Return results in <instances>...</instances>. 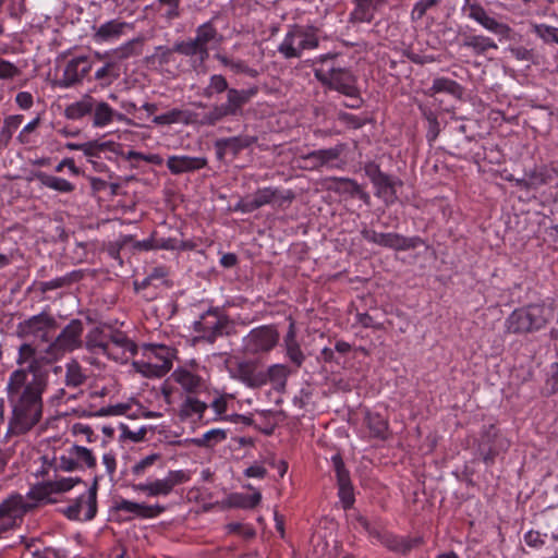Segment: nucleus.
<instances>
[{"mask_svg":"<svg viewBox=\"0 0 558 558\" xmlns=\"http://www.w3.org/2000/svg\"><path fill=\"white\" fill-rule=\"evenodd\" d=\"M93 62L88 56H76L70 59L63 70L62 76L57 81V86L70 88L80 84L92 71Z\"/></svg>","mask_w":558,"mask_h":558,"instance_id":"nucleus-21","label":"nucleus"},{"mask_svg":"<svg viewBox=\"0 0 558 558\" xmlns=\"http://www.w3.org/2000/svg\"><path fill=\"white\" fill-rule=\"evenodd\" d=\"M174 52H177L175 44L171 48L166 46H158L156 48L155 58L158 60L160 65H166L173 61Z\"/></svg>","mask_w":558,"mask_h":558,"instance_id":"nucleus-62","label":"nucleus"},{"mask_svg":"<svg viewBox=\"0 0 558 558\" xmlns=\"http://www.w3.org/2000/svg\"><path fill=\"white\" fill-rule=\"evenodd\" d=\"M36 508V504L28 502L24 496L12 494L0 502V538L19 527L24 517Z\"/></svg>","mask_w":558,"mask_h":558,"instance_id":"nucleus-10","label":"nucleus"},{"mask_svg":"<svg viewBox=\"0 0 558 558\" xmlns=\"http://www.w3.org/2000/svg\"><path fill=\"white\" fill-rule=\"evenodd\" d=\"M228 324V317L219 307H210L194 323V330L201 333L207 341L214 342L218 337L223 335V330L227 328Z\"/></svg>","mask_w":558,"mask_h":558,"instance_id":"nucleus-16","label":"nucleus"},{"mask_svg":"<svg viewBox=\"0 0 558 558\" xmlns=\"http://www.w3.org/2000/svg\"><path fill=\"white\" fill-rule=\"evenodd\" d=\"M121 75L120 64L113 61L105 63L95 71V80L101 87L110 86Z\"/></svg>","mask_w":558,"mask_h":558,"instance_id":"nucleus-42","label":"nucleus"},{"mask_svg":"<svg viewBox=\"0 0 558 558\" xmlns=\"http://www.w3.org/2000/svg\"><path fill=\"white\" fill-rule=\"evenodd\" d=\"M262 500V495L259 492H255L252 495H234L233 496V505L243 509H254L259 505Z\"/></svg>","mask_w":558,"mask_h":558,"instance_id":"nucleus-53","label":"nucleus"},{"mask_svg":"<svg viewBox=\"0 0 558 558\" xmlns=\"http://www.w3.org/2000/svg\"><path fill=\"white\" fill-rule=\"evenodd\" d=\"M343 150L344 145L338 144L330 148L310 151L302 156V160H304L306 167L312 170H319L320 168L342 170L345 166V161L340 159Z\"/></svg>","mask_w":558,"mask_h":558,"instance_id":"nucleus-17","label":"nucleus"},{"mask_svg":"<svg viewBox=\"0 0 558 558\" xmlns=\"http://www.w3.org/2000/svg\"><path fill=\"white\" fill-rule=\"evenodd\" d=\"M279 332L274 325H262L253 328L243 338L246 354L257 355L269 353L279 342Z\"/></svg>","mask_w":558,"mask_h":558,"instance_id":"nucleus-15","label":"nucleus"},{"mask_svg":"<svg viewBox=\"0 0 558 558\" xmlns=\"http://www.w3.org/2000/svg\"><path fill=\"white\" fill-rule=\"evenodd\" d=\"M191 122V113L187 110H183L180 108H172L171 110L155 116L153 118V123L156 125L165 126L171 124H189Z\"/></svg>","mask_w":558,"mask_h":558,"instance_id":"nucleus-38","label":"nucleus"},{"mask_svg":"<svg viewBox=\"0 0 558 558\" xmlns=\"http://www.w3.org/2000/svg\"><path fill=\"white\" fill-rule=\"evenodd\" d=\"M536 32L544 40L558 44V28L541 25L536 27Z\"/></svg>","mask_w":558,"mask_h":558,"instance_id":"nucleus-64","label":"nucleus"},{"mask_svg":"<svg viewBox=\"0 0 558 558\" xmlns=\"http://www.w3.org/2000/svg\"><path fill=\"white\" fill-rule=\"evenodd\" d=\"M24 121L23 114H11L4 118L3 125L0 130V149L9 146L13 134Z\"/></svg>","mask_w":558,"mask_h":558,"instance_id":"nucleus-40","label":"nucleus"},{"mask_svg":"<svg viewBox=\"0 0 558 558\" xmlns=\"http://www.w3.org/2000/svg\"><path fill=\"white\" fill-rule=\"evenodd\" d=\"M286 356L296 367L300 368L304 361L305 354L303 353L299 342L284 344Z\"/></svg>","mask_w":558,"mask_h":558,"instance_id":"nucleus-54","label":"nucleus"},{"mask_svg":"<svg viewBox=\"0 0 558 558\" xmlns=\"http://www.w3.org/2000/svg\"><path fill=\"white\" fill-rule=\"evenodd\" d=\"M86 380L81 366L77 363H71L66 367L65 383L69 387H78Z\"/></svg>","mask_w":558,"mask_h":558,"instance_id":"nucleus-52","label":"nucleus"},{"mask_svg":"<svg viewBox=\"0 0 558 558\" xmlns=\"http://www.w3.org/2000/svg\"><path fill=\"white\" fill-rule=\"evenodd\" d=\"M207 408L208 405L205 402L194 397H187L181 404L180 416L183 420L194 417L202 418Z\"/></svg>","mask_w":558,"mask_h":558,"instance_id":"nucleus-44","label":"nucleus"},{"mask_svg":"<svg viewBox=\"0 0 558 558\" xmlns=\"http://www.w3.org/2000/svg\"><path fill=\"white\" fill-rule=\"evenodd\" d=\"M21 74V70L12 62L0 57V80H13Z\"/></svg>","mask_w":558,"mask_h":558,"instance_id":"nucleus-59","label":"nucleus"},{"mask_svg":"<svg viewBox=\"0 0 558 558\" xmlns=\"http://www.w3.org/2000/svg\"><path fill=\"white\" fill-rule=\"evenodd\" d=\"M464 46L473 48L476 53H484L488 49H497V45L485 36H469L464 40Z\"/></svg>","mask_w":558,"mask_h":558,"instance_id":"nucleus-51","label":"nucleus"},{"mask_svg":"<svg viewBox=\"0 0 558 558\" xmlns=\"http://www.w3.org/2000/svg\"><path fill=\"white\" fill-rule=\"evenodd\" d=\"M84 325L80 319H72L59 333V336L49 343L45 351V359L48 363L62 357L66 352H72L82 347V335Z\"/></svg>","mask_w":558,"mask_h":558,"instance_id":"nucleus-9","label":"nucleus"},{"mask_svg":"<svg viewBox=\"0 0 558 558\" xmlns=\"http://www.w3.org/2000/svg\"><path fill=\"white\" fill-rule=\"evenodd\" d=\"M360 525L367 533L372 542L376 541L388 550L401 556H408L413 549L418 548L423 544L421 536H401L389 531L372 525L367 519L359 518Z\"/></svg>","mask_w":558,"mask_h":558,"instance_id":"nucleus-8","label":"nucleus"},{"mask_svg":"<svg viewBox=\"0 0 558 558\" xmlns=\"http://www.w3.org/2000/svg\"><path fill=\"white\" fill-rule=\"evenodd\" d=\"M52 494L53 490L51 484L47 481L33 486L28 490L25 499H27L28 502L36 504L37 507L39 502L47 500Z\"/></svg>","mask_w":558,"mask_h":558,"instance_id":"nucleus-49","label":"nucleus"},{"mask_svg":"<svg viewBox=\"0 0 558 558\" xmlns=\"http://www.w3.org/2000/svg\"><path fill=\"white\" fill-rule=\"evenodd\" d=\"M546 324L543 307L530 305L513 311L506 320V329L511 333L532 332Z\"/></svg>","mask_w":558,"mask_h":558,"instance_id":"nucleus-13","label":"nucleus"},{"mask_svg":"<svg viewBox=\"0 0 558 558\" xmlns=\"http://www.w3.org/2000/svg\"><path fill=\"white\" fill-rule=\"evenodd\" d=\"M259 93L258 86L248 88L231 87L227 100L211 106L209 111L202 116L201 124L204 126H216L228 118H240L244 113V107Z\"/></svg>","mask_w":558,"mask_h":558,"instance_id":"nucleus-6","label":"nucleus"},{"mask_svg":"<svg viewBox=\"0 0 558 558\" xmlns=\"http://www.w3.org/2000/svg\"><path fill=\"white\" fill-rule=\"evenodd\" d=\"M320 33V28L313 24L289 25L277 51L286 60L301 59L305 51L319 47Z\"/></svg>","mask_w":558,"mask_h":558,"instance_id":"nucleus-5","label":"nucleus"},{"mask_svg":"<svg viewBox=\"0 0 558 558\" xmlns=\"http://www.w3.org/2000/svg\"><path fill=\"white\" fill-rule=\"evenodd\" d=\"M78 470H93L97 465V459L93 451L84 446L73 445L70 447Z\"/></svg>","mask_w":558,"mask_h":558,"instance_id":"nucleus-45","label":"nucleus"},{"mask_svg":"<svg viewBox=\"0 0 558 558\" xmlns=\"http://www.w3.org/2000/svg\"><path fill=\"white\" fill-rule=\"evenodd\" d=\"M177 349L165 344L148 343L143 347V357L133 362L135 371L147 378H160L170 372Z\"/></svg>","mask_w":558,"mask_h":558,"instance_id":"nucleus-7","label":"nucleus"},{"mask_svg":"<svg viewBox=\"0 0 558 558\" xmlns=\"http://www.w3.org/2000/svg\"><path fill=\"white\" fill-rule=\"evenodd\" d=\"M129 26V23L124 21L118 19L110 20L95 28L93 41L98 45L112 44L124 35Z\"/></svg>","mask_w":558,"mask_h":558,"instance_id":"nucleus-26","label":"nucleus"},{"mask_svg":"<svg viewBox=\"0 0 558 558\" xmlns=\"http://www.w3.org/2000/svg\"><path fill=\"white\" fill-rule=\"evenodd\" d=\"M218 61L229 68L234 74H245L252 78L259 75V71L250 66L245 60L235 59L228 56H217Z\"/></svg>","mask_w":558,"mask_h":558,"instance_id":"nucleus-43","label":"nucleus"},{"mask_svg":"<svg viewBox=\"0 0 558 558\" xmlns=\"http://www.w3.org/2000/svg\"><path fill=\"white\" fill-rule=\"evenodd\" d=\"M356 322L364 328H372L375 330H384L385 326L383 322L376 319L373 315L368 313H357L355 315Z\"/></svg>","mask_w":558,"mask_h":558,"instance_id":"nucleus-60","label":"nucleus"},{"mask_svg":"<svg viewBox=\"0 0 558 558\" xmlns=\"http://www.w3.org/2000/svg\"><path fill=\"white\" fill-rule=\"evenodd\" d=\"M114 509L142 519L157 518L166 510L161 505H145L123 498L114 502Z\"/></svg>","mask_w":558,"mask_h":558,"instance_id":"nucleus-24","label":"nucleus"},{"mask_svg":"<svg viewBox=\"0 0 558 558\" xmlns=\"http://www.w3.org/2000/svg\"><path fill=\"white\" fill-rule=\"evenodd\" d=\"M365 424L372 437L381 440L387 438L389 424L381 414L367 412L365 416Z\"/></svg>","mask_w":558,"mask_h":558,"instance_id":"nucleus-39","label":"nucleus"},{"mask_svg":"<svg viewBox=\"0 0 558 558\" xmlns=\"http://www.w3.org/2000/svg\"><path fill=\"white\" fill-rule=\"evenodd\" d=\"M375 195L386 205H391L397 201V186H401L402 182L389 174H385L373 183Z\"/></svg>","mask_w":558,"mask_h":558,"instance_id":"nucleus-31","label":"nucleus"},{"mask_svg":"<svg viewBox=\"0 0 558 558\" xmlns=\"http://www.w3.org/2000/svg\"><path fill=\"white\" fill-rule=\"evenodd\" d=\"M294 193L291 190H281L276 187H262L258 189L253 197L257 202V206L276 205L284 208L294 199Z\"/></svg>","mask_w":558,"mask_h":558,"instance_id":"nucleus-23","label":"nucleus"},{"mask_svg":"<svg viewBox=\"0 0 558 558\" xmlns=\"http://www.w3.org/2000/svg\"><path fill=\"white\" fill-rule=\"evenodd\" d=\"M33 178L43 186L59 193H72L75 190V185L72 182L60 177L48 174L44 171H34Z\"/></svg>","mask_w":558,"mask_h":558,"instance_id":"nucleus-35","label":"nucleus"},{"mask_svg":"<svg viewBox=\"0 0 558 558\" xmlns=\"http://www.w3.org/2000/svg\"><path fill=\"white\" fill-rule=\"evenodd\" d=\"M354 9L350 13V21L354 23H371L375 12L385 0H353Z\"/></svg>","mask_w":558,"mask_h":558,"instance_id":"nucleus-30","label":"nucleus"},{"mask_svg":"<svg viewBox=\"0 0 558 558\" xmlns=\"http://www.w3.org/2000/svg\"><path fill=\"white\" fill-rule=\"evenodd\" d=\"M172 379L179 384L183 390L189 393H197L203 389L204 381L199 375L192 373L186 368H177L172 375Z\"/></svg>","mask_w":558,"mask_h":558,"instance_id":"nucleus-34","label":"nucleus"},{"mask_svg":"<svg viewBox=\"0 0 558 558\" xmlns=\"http://www.w3.org/2000/svg\"><path fill=\"white\" fill-rule=\"evenodd\" d=\"M221 41V35L211 21L203 23L195 31V37L175 43L177 53L190 58L191 68L201 71L209 58V50Z\"/></svg>","mask_w":558,"mask_h":558,"instance_id":"nucleus-4","label":"nucleus"},{"mask_svg":"<svg viewBox=\"0 0 558 558\" xmlns=\"http://www.w3.org/2000/svg\"><path fill=\"white\" fill-rule=\"evenodd\" d=\"M107 345L135 348V343L122 331H114L108 335Z\"/></svg>","mask_w":558,"mask_h":558,"instance_id":"nucleus-61","label":"nucleus"},{"mask_svg":"<svg viewBox=\"0 0 558 558\" xmlns=\"http://www.w3.org/2000/svg\"><path fill=\"white\" fill-rule=\"evenodd\" d=\"M83 278V274L81 270H73L65 276L54 278L50 281H40L34 283L37 290L41 293H46L50 290L60 289L66 286H70L76 281H80Z\"/></svg>","mask_w":558,"mask_h":558,"instance_id":"nucleus-37","label":"nucleus"},{"mask_svg":"<svg viewBox=\"0 0 558 558\" xmlns=\"http://www.w3.org/2000/svg\"><path fill=\"white\" fill-rule=\"evenodd\" d=\"M558 178V168L542 166L526 172L522 179H517L515 184L524 189H537L548 184Z\"/></svg>","mask_w":558,"mask_h":558,"instance_id":"nucleus-25","label":"nucleus"},{"mask_svg":"<svg viewBox=\"0 0 558 558\" xmlns=\"http://www.w3.org/2000/svg\"><path fill=\"white\" fill-rule=\"evenodd\" d=\"M227 438V433L221 428H213L204 433L201 437L192 439L197 447L213 448Z\"/></svg>","mask_w":558,"mask_h":558,"instance_id":"nucleus-48","label":"nucleus"},{"mask_svg":"<svg viewBox=\"0 0 558 558\" xmlns=\"http://www.w3.org/2000/svg\"><path fill=\"white\" fill-rule=\"evenodd\" d=\"M233 377L250 388H259L267 384V375L257 371L250 362H241L233 371Z\"/></svg>","mask_w":558,"mask_h":558,"instance_id":"nucleus-28","label":"nucleus"},{"mask_svg":"<svg viewBox=\"0 0 558 558\" xmlns=\"http://www.w3.org/2000/svg\"><path fill=\"white\" fill-rule=\"evenodd\" d=\"M101 475H95L90 487L62 509V513L73 521H90L97 514V493Z\"/></svg>","mask_w":558,"mask_h":558,"instance_id":"nucleus-12","label":"nucleus"},{"mask_svg":"<svg viewBox=\"0 0 558 558\" xmlns=\"http://www.w3.org/2000/svg\"><path fill=\"white\" fill-rule=\"evenodd\" d=\"M40 124V118L39 117H36L35 119H33L32 121H29L22 130L21 132L19 133L17 135V141L21 143V144H29L31 143V138H29V135L32 132H34Z\"/></svg>","mask_w":558,"mask_h":558,"instance_id":"nucleus-63","label":"nucleus"},{"mask_svg":"<svg viewBox=\"0 0 558 558\" xmlns=\"http://www.w3.org/2000/svg\"><path fill=\"white\" fill-rule=\"evenodd\" d=\"M208 161L205 157L192 156H170L167 159V168L172 174H182L201 170L207 166Z\"/></svg>","mask_w":558,"mask_h":558,"instance_id":"nucleus-29","label":"nucleus"},{"mask_svg":"<svg viewBox=\"0 0 558 558\" xmlns=\"http://www.w3.org/2000/svg\"><path fill=\"white\" fill-rule=\"evenodd\" d=\"M191 480V472L187 470H171L166 477L154 481L130 483L134 492L142 493L147 497H166L170 495L178 485L187 483Z\"/></svg>","mask_w":558,"mask_h":558,"instance_id":"nucleus-11","label":"nucleus"},{"mask_svg":"<svg viewBox=\"0 0 558 558\" xmlns=\"http://www.w3.org/2000/svg\"><path fill=\"white\" fill-rule=\"evenodd\" d=\"M58 327L57 319L46 311L19 323L17 335L49 342Z\"/></svg>","mask_w":558,"mask_h":558,"instance_id":"nucleus-14","label":"nucleus"},{"mask_svg":"<svg viewBox=\"0 0 558 558\" xmlns=\"http://www.w3.org/2000/svg\"><path fill=\"white\" fill-rule=\"evenodd\" d=\"M107 340V333L99 328H94L86 336V348L96 354H105Z\"/></svg>","mask_w":558,"mask_h":558,"instance_id":"nucleus-47","label":"nucleus"},{"mask_svg":"<svg viewBox=\"0 0 558 558\" xmlns=\"http://www.w3.org/2000/svg\"><path fill=\"white\" fill-rule=\"evenodd\" d=\"M462 12L468 17L480 23L487 31L499 35L505 39L511 38V27L508 24L499 22L496 19L489 16L485 9L475 0H466L464 7L462 8Z\"/></svg>","mask_w":558,"mask_h":558,"instance_id":"nucleus-18","label":"nucleus"},{"mask_svg":"<svg viewBox=\"0 0 558 558\" xmlns=\"http://www.w3.org/2000/svg\"><path fill=\"white\" fill-rule=\"evenodd\" d=\"M43 460L41 471H39L41 475H48L49 469L63 472L78 470L71 448H68L61 456L54 457L51 461H49L47 457H44Z\"/></svg>","mask_w":558,"mask_h":558,"instance_id":"nucleus-32","label":"nucleus"},{"mask_svg":"<svg viewBox=\"0 0 558 558\" xmlns=\"http://www.w3.org/2000/svg\"><path fill=\"white\" fill-rule=\"evenodd\" d=\"M47 378L29 377L22 371H13L5 386L10 408L5 436H22L31 432L43 418V395Z\"/></svg>","mask_w":558,"mask_h":558,"instance_id":"nucleus-1","label":"nucleus"},{"mask_svg":"<svg viewBox=\"0 0 558 558\" xmlns=\"http://www.w3.org/2000/svg\"><path fill=\"white\" fill-rule=\"evenodd\" d=\"M315 78L325 87L340 94L355 92L357 77L343 60L340 52H327L312 60Z\"/></svg>","mask_w":558,"mask_h":558,"instance_id":"nucleus-2","label":"nucleus"},{"mask_svg":"<svg viewBox=\"0 0 558 558\" xmlns=\"http://www.w3.org/2000/svg\"><path fill=\"white\" fill-rule=\"evenodd\" d=\"M157 250L182 251L186 250V244L175 238H156Z\"/></svg>","mask_w":558,"mask_h":558,"instance_id":"nucleus-57","label":"nucleus"},{"mask_svg":"<svg viewBox=\"0 0 558 558\" xmlns=\"http://www.w3.org/2000/svg\"><path fill=\"white\" fill-rule=\"evenodd\" d=\"M509 441L499 434V430L489 425L481 436L478 441V452L485 462L492 461L495 456L507 450Z\"/></svg>","mask_w":558,"mask_h":558,"instance_id":"nucleus-22","label":"nucleus"},{"mask_svg":"<svg viewBox=\"0 0 558 558\" xmlns=\"http://www.w3.org/2000/svg\"><path fill=\"white\" fill-rule=\"evenodd\" d=\"M161 461V456L158 453L148 454L141 460L136 461L130 470V474L132 475L131 483L143 482L144 477L149 476L151 468Z\"/></svg>","mask_w":558,"mask_h":558,"instance_id":"nucleus-36","label":"nucleus"},{"mask_svg":"<svg viewBox=\"0 0 558 558\" xmlns=\"http://www.w3.org/2000/svg\"><path fill=\"white\" fill-rule=\"evenodd\" d=\"M16 364L20 366L15 371H22L28 375V378L32 376L46 378V376L40 372L39 360L36 356V349L29 343H23L19 348Z\"/></svg>","mask_w":558,"mask_h":558,"instance_id":"nucleus-27","label":"nucleus"},{"mask_svg":"<svg viewBox=\"0 0 558 558\" xmlns=\"http://www.w3.org/2000/svg\"><path fill=\"white\" fill-rule=\"evenodd\" d=\"M265 374L267 375V381L270 380L275 383H284L289 371L288 367L283 364H274Z\"/></svg>","mask_w":558,"mask_h":558,"instance_id":"nucleus-58","label":"nucleus"},{"mask_svg":"<svg viewBox=\"0 0 558 558\" xmlns=\"http://www.w3.org/2000/svg\"><path fill=\"white\" fill-rule=\"evenodd\" d=\"M420 236H404L395 232L384 233L383 240L379 246L391 248L395 251H408L416 248L422 244Z\"/></svg>","mask_w":558,"mask_h":558,"instance_id":"nucleus-33","label":"nucleus"},{"mask_svg":"<svg viewBox=\"0 0 558 558\" xmlns=\"http://www.w3.org/2000/svg\"><path fill=\"white\" fill-rule=\"evenodd\" d=\"M64 114L70 120H82L89 117L92 125L96 129H104L114 121L134 125L133 120L126 114L117 111L108 102L89 95H85L78 101L69 105Z\"/></svg>","mask_w":558,"mask_h":558,"instance_id":"nucleus-3","label":"nucleus"},{"mask_svg":"<svg viewBox=\"0 0 558 558\" xmlns=\"http://www.w3.org/2000/svg\"><path fill=\"white\" fill-rule=\"evenodd\" d=\"M257 142V137L248 134L217 138L214 143L216 159L223 161L228 156L236 158L241 151Z\"/></svg>","mask_w":558,"mask_h":558,"instance_id":"nucleus-20","label":"nucleus"},{"mask_svg":"<svg viewBox=\"0 0 558 558\" xmlns=\"http://www.w3.org/2000/svg\"><path fill=\"white\" fill-rule=\"evenodd\" d=\"M53 494L66 493L71 490L76 484L83 483L81 477H60L54 481H49Z\"/></svg>","mask_w":558,"mask_h":558,"instance_id":"nucleus-55","label":"nucleus"},{"mask_svg":"<svg viewBox=\"0 0 558 558\" xmlns=\"http://www.w3.org/2000/svg\"><path fill=\"white\" fill-rule=\"evenodd\" d=\"M137 353V347L129 348L128 347H118V345H107L105 354L109 359L120 362L126 363L130 357L134 356Z\"/></svg>","mask_w":558,"mask_h":558,"instance_id":"nucleus-50","label":"nucleus"},{"mask_svg":"<svg viewBox=\"0 0 558 558\" xmlns=\"http://www.w3.org/2000/svg\"><path fill=\"white\" fill-rule=\"evenodd\" d=\"M226 529L228 533L241 535L245 539H250L255 536L254 527L248 524H243L240 522H230L227 524Z\"/></svg>","mask_w":558,"mask_h":558,"instance_id":"nucleus-56","label":"nucleus"},{"mask_svg":"<svg viewBox=\"0 0 558 558\" xmlns=\"http://www.w3.org/2000/svg\"><path fill=\"white\" fill-rule=\"evenodd\" d=\"M329 190L343 197H355L359 192V183L350 178L332 177L329 179Z\"/></svg>","mask_w":558,"mask_h":558,"instance_id":"nucleus-41","label":"nucleus"},{"mask_svg":"<svg viewBox=\"0 0 558 558\" xmlns=\"http://www.w3.org/2000/svg\"><path fill=\"white\" fill-rule=\"evenodd\" d=\"M331 463L336 473L339 499L344 510L351 509L355 502V496L350 472L345 468L340 453H336L331 457Z\"/></svg>","mask_w":558,"mask_h":558,"instance_id":"nucleus-19","label":"nucleus"},{"mask_svg":"<svg viewBox=\"0 0 558 558\" xmlns=\"http://www.w3.org/2000/svg\"><path fill=\"white\" fill-rule=\"evenodd\" d=\"M229 90H231V87H229L227 78L221 74H213L209 77L208 85L203 90V96L205 98H213L215 95L222 93H226L227 96Z\"/></svg>","mask_w":558,"mask_h":558,"instance_id":"nucleus-46","label":"nucleus"}]
</instances>
